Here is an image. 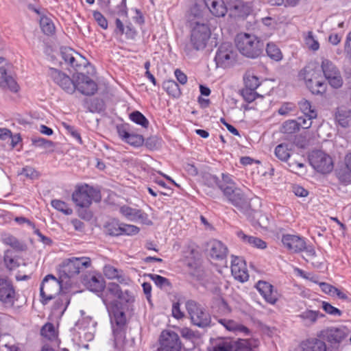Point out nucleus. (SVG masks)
<instances>
[{"label": "nucleus", "mask_w": 351, "mask_h": 351, "mask_svg": "<svg viewBox=\"0 0 351 351\" xmlns=\"http://www.w3.org/2000/svg\"><path fill=\"white\" fill-rule=\"evenodd\" d=\"M116 299L130 303L134 301V298L128 290L123 291L118 284L110 282L106 287L102 296V301L110 317L115 337L119 335L121 328L126 322L125 315L120 308Z\"/></svg>", "instance_id": "nucleus-1"}, {"label": "nucleus", "mask_w": 351, "mask_h": 351, "mask_svg": "<svg viewBox=\"0 0 351 351\" xmlns=\"http://www.w3.org/2000/svg\"><path fill=\"white\" fill-rule=\"evenodd\" d=\"M189 20L192 27L190 43L195 50H202L210 38V30L198 5H195L191 9Z\"/></svg>", "instance_id": "nucleus-2"}, {"label": "nucleus", "mask_w": 351, "mask_h": 351, "mask_svg": "<svg viewBox=\"0 0 351 351\" xmlns=\"http://www.w3.org/2000/svg\"><path fill=\"white\" fill-rule=\"evenodd\" d=\"M222 180L220 181L217 177H212L213 182L218 184L226 200L239 209L244 208L247 206V200L243 192L237 187L233 181L232 176L228 173H222Z\"/></svg>", "instance_id": "nucleus-3"}, {"label": "nucleus", "mask_w": 351, "mask_h": 351, "mask_svg": "<svg viewBox=\"0 0 351 351\" xmlns=\"http://www.w3.org/2000/svg\"><path fill=\"white\" fill-rule=\"evenodd\" d=\"M236 46L239 52L250 58H256L263 52V43L256 36L248 33L237 34Z\"/></svg>", "instance_id": "nucleus-4"}, {"label": "nucleus", "mask_w": 351, "mask_h": 351, "mask_svg": "<svg viewBox=\"0 0 351 351\" xmlns=\"http://www.w3.org/2000/svg\"><path fill=\"white\" fill-rule=\"evenodd\" d=\"M72 199L77 206L87 208L90 206L93 201L99 202L101 195L97 189L84 184L76 188L72 195Z\"/></svg>", "instance_id": "nucleus-5"}, {"label": "nucleus", "mask_w": 351, "mask_h": 351, "mask_svg": "<svg viewBox=\"0 0 351 351\" xmlns=\"http://www.w3.org/2000/svg\"><path fill=\"white\" fill-rule=\"evenodd\" d=\"M186 308L193 324L199 327H205L209 325L210 322L209 314L196 302L187 301Z\"/></svg>", "instance_id": "nucleus-6"}, {"label": "nucleus", "mask_w": 351, "mask_h": 351, "mask_svg": "<svg viewBox=\"0 0 351 351\" xmlns=\"http://www.w3.org/2000/svg\"><path fill=\"white\" fill-rule=\"evenodd\" d=\"M237 60V51L232 44L224 43L218 48L215 60L217 66L228 68L233 65Z\"/></svg>", "instance_id": "nucleus-7"}, {"label": "nucleus", "mask_w": 351, "mask_h": 351, "mask_svg": "<svg viewBox=\"0 0 351 351\" xmlns=\"http://www.w3.org/2000/svg\"><path fill=\"white\" fill-rule=\"evenodd\" d=\"M90 265L91 260L88 257H73L64 261L62 269L65 275L71 278L83 271Z\"/></svg>", "instance_id": "nucleus-8"}, {"label": "nucleus", "mask_w": 351, "mask_h": 351, "mask_svg": "<svg viewBox=\"0 0 351 351\" xmlns=\"http://www.w3.org/2000/svg\"><path fill=\"white\" fill-rule=\"evenodd\" d=\"M60 281L53 275L49 274L43 279L40 288L41 302L47 304L60 291Z\"/></svg>", "instance_id": "nucleus-9"}, {"label": "nucleus", "mask_w": 351, "mask_h": 351, "mask_svg": "<svg viewBox=\"0 0 351 351\" xmlns=\"http://www.w3.org/2000/svg\"><path fill=\"white\" fill-rule=\"evenodd\" d=\"M309 162L315 170L322 173H329L333 168L331 157L322 151L313 152L309 156Z\"/></svg>", "instance_id": "nucleus-10"}, {"label": "nucleus", "mask_w": 351, "mask_h": 351, "mask_svg": "<svg viewBox=\"0 0 351 351\" xmlns=\"http://www.w3.org/2000/svg\"><path fill=\"white\" fill-rule=\"evenodd\" d=\"M321 67L325 79L332 88H339L342 86V76L332 62L328 59H324L322 61Z\"/></svg>", "instance_id": "nucleus-11"}, {"label": "nucleus", "mask_w": 351, "mask_h": 351, "mask_svg": "<svg viewBox=\"0 0 351 351\" xmlns=\"http://www.w3.org/2000/svg\"><path fill=\"white\" fill-rule=\"evenodd\" d=\"M48 73L54 82L59 85L66 93L73 94L75 91L76 86L74 74L73 75L72 79H71L66 74L53 68H50Z\"/></svg>", "instance_id": "nucleus-12"}, {"label": "nucleus", "mask_w": 351, "mask_h": 351, "mask_svg": "<svg viewBox=\"0 0 351 351\" xmlns=\"http://www.w3.org/2000/svg\"><path fill=\"white\" fill-rule=\"evenodd\" d=\"M180 348L181 342L176 332L170 330L162 332L158 351H180Z\"/></svg>", "instance_id": "nucleus-13"}, {"label": "nucleus", "mask_w": 351, "mask_h": 351, "mask_svg": "<svg viewBox=\"0 0 351 351\" xmlns=\"http://www.w3.org/2000/svg\"><path fill=\"white\" fill-rule=\"evenodd\" d=\"M61 56L66 64L75 70L85 67L88 63L84 57L69 47H64L61 49Z\"/></svg>", "instance_id": "nucleus-14"}, {"label": "nucleus", "mask_w": 351, "mask_h": 351, "mask_svg": "<svg viewBox=\"0 0 351 351\" xmlns=\"http://www.w3.org/2000/svg\"><path fill=\"white\" fill-rule=\"evenodd\" d=\"M303 72L306 85L313 94H322L325 91L326 84L319 79V74L316 71L306 68Z\"/></svg>", "instance_id": "nucleus-15"}, {"label": "nucleus", "mask_w": 351, "mask_h": 351, "mask_svg": "<svg viewBox=\"0 0 351 351\" xmlns=\"http://www.w3.org/2000/svg\"><path fill=\"white\" fill-rule=\"evenodd\" d=\"M76 90L85 95H93L97 90L96 82L82 73L74 74Z\"/></svg>", "instance_id": "nucleus-16"}, {"label": "nucleus", "mask_w": 351, "mask_h": 351, "mask_svg": "<svg viewBox=\"0 0 351 351\" xmlns=\"http://www.w3.org/2000/svg\"><path fill=\"white\" fill-rule=\"evenodd\" d=\"M350 333L345 326L330 327L320 332L319 337L331 343H337L346 338Z\"/></svg>", "instance_id": "nucleus-17"}, {"label": "nucleus", "mask_w": 351, "mask_h": 351, "mask_svg": "<svg viewBox=\"0 0 351 351\" xmlns=\"http://www.w3.org/2000/svg\"><path fill=\"white\" fill-rule=\"evenodd\" d=\"M119 136L125 143L134 147H139L143 145L144 138L142 135L131 132L130 126L128 124H121L117 126Z\"/></svg>", "instance_id": "nucleus-18"}, {"label": "nucleus", "mask_w": 351, "mask_h": 351, "mask_svg": "<svg viewBox=\"0 0 351 351\" xmlns=\"http://www.w3.org/2000/svg\"><path fill=\"white\" fill-rule=\"evenodd\" d=\"M231 273L234 278L242 282L247 281L249 274L245 262L242 258L235 256H231Z\"/></svg>", "instance_id": "nucleus-19"}, {"label": "nucleus", "mask_w": 351, "mask_h": 351, "mask_svg": "<svg viewBox=\"0 0 351 351\" xmlns=\"http://www.w3.org/2000/svg\"><path fill=\"white\" fill-rule=\"evenodd\" d=\"M119 212L130 221H140L147 225L152 223L148 215L141 210L123 205L119 208Z\"/></svg>", "instance_id": "nucleus-20"}, {"label": "nucleus", "mask_w": 351, "mask_h": 351, "mask_svg": "<svg viewBox=\"0 0 351 351\" xmlns=\"http://www.w3.org/2000/svg\"><path fill=\"white\" fill-rule=\"evenodd\" d=\"M283 246L290 252L298 253L302 252L305 247L304 238L295 234H284L282 237Z\"/></svg>", "instance_id": "nucleus-21"}, {"label": "nucleus", "mask_w": 351, "mask_h": 351, "mask_svg": "<svg viewBox=\"0 0 351 351\" xmlns=\"http://www.w3.org/2000/svg\"><path fill=\"white\" fill-rule=\"evenodd\" d=\"M256 287L267 302L275 304L278 301V292L270 283L260 280L256 283Z\"/></svg>", "instance_id": "nucleus-22"}, {"label": "nucleus", "mask_w": 351, "mask_h": 351, "mask_svg": "<svg viewBox=\"0 0 351 351\" xmlns=\"http://www.w3.org/2000/svg\"><path fill=\"white\" fill-rule=\"evenodd\" d=\"M104 276L110 280H116L121 285H127L130 282L129 277L121 269L111 265H106L103 268Z\"/></svg>", "instance_id": "nucleus-23"}, {"label": "nucleus", "mask_w": 351, "mask_h": 351, "mask_svg": "<svg viewBox=\"0 0 351 351\" xmlns=\"http://www.w3.org/2000/svg\"><path fill=\"white\" fill-rule=\"evenodd\" d=\"M0 300L8 304H13L15 300L14 289L7 279H0Z\"/></svg>", "instance_id": "nucleus-24"}, {"label": "nucleus", "mask_w": 351, "mask_h": 351, "mask_svg": "<svg viewBox=\"0 0 351 351\" xmlns=\"http://www.w3.org/2000/svg\"><path fill=\"white\" fill-rule=\"evenodd\" d=\"M84 285L90 291L95 293L101 292L105 287V282L100 275H90L84 279Z\"/></svg>", "instance_id": "nucleus-25"}, {"label": "nucleus", "mask_w": 351, "mask_h": 351, "mask_svg": "<svg viewBox=\"0 0 351 351\" xmlns=\"http://www.w3.org/2000/svg\"><path fill=\"white\" fill-rule=\"evenodd\" d=\"M238 238L245 244H247L252 247L257 249L263 250L267 247V243L261 239L250 236L245 234L242 230H238L237 232Z\"/></svg>", "instance_id": "nucleus-26"}, {"label": "nucleus", "mask_w": 351, "mask_h": 351, "mask_svg": "<svg viewBox=\"0 0 351 351\" xmlns=\"http://www.w3.org/2000/svg\"><path fill=\"white\" fill-rule=\"evenodd\" d=\"M233 341L230 339L218 337L210 339L209 351H232Z\"/></svg>", "instance_id": "nucleus-27"}, {"label": "nucleus", "mask_w": 351, "mask_h": 351, "mask_svg": "<svg viewBox=\"0 0 351 351\" xmlns=\"http://www.w3.org/2000/svg\"><path fill=\"white\" fill-rule=\"evenodd\" d=\"M228 249L222 242L217 240L210 242L209 254L212 258L222 260L226 257Z\"/></svg>", "instance_id": "nucleus-28"}, {"label": "nucleus", "mask_w": 351, "mask_h": 351, "mask_svg": "<svg viewBox=\"0 0 351 351\" xmlns=\"http://www.w3.org/2000/svg\"><path fill=\"white\" fill-rule=\"evenodd\" d=\"M210 12L217 17L225 16L227 8L223 0H204Z\"/></svg>", "instance_id": "nucleus-29"}, {"label": "nucleus", "mask_w": 351, "mask_h": 351, "mask_svg": "<svg viewBox=\"0 0 351 351\" xmlns=\"http://www.w3.org/2000/svg\"><path fill=\"white\" fill-rule=\"evenodd\" d=\"M218 322L229 332H232L236 334L249 333V329L247 327L232 319H218Z\"/></svg>", "instance_id": "nucleus-30"}, {"label": "nucleus", "mask_w": 351, "mask_h": 351, "mask_svg": "<svg viewBox=\"0 0 351 351\" xmlns=\"http://www.w3.org/2000/svg\"><path fill=\"white\" fill-rule=\"evenodd\" d=\"M298 317L304 326L308 327L315 324L318 318L324 317V315L318 311L306 310L298 315Z\"/></svg>", "instance_id": "nucleus-31"}, {"label": "nucleus", "mask_w": 351, "mask_h": 351, "mask_svg": "<svg viewBox=\"0 0 351 351\" xmlns=\"http://www.w3.org/2000/svg\"><path fill=\"white\" fill-rule=\"evenodd\" d=\"M335 118L340 125L346 128L351 119V110L344 106L339 107L335 112Z\"/></svg>", "instance_id": "nucleus-32"}, {"label": "nucleus", "mask_w": 351, "mask_h": 351, "mask_svg": "<svg viewBox=\"0 0 351 351\" xmlns=\"http://www.w3.org/2000/svg\"><path fill=\"white\" fill-rule=\"evenodd\" d=\"M233 14L238 16L243 17L250 12V7L241 1H236L230 5Z\"/></svg>", "instance_id": "nucleus-33"}, {"label": "nucleus", "mask_w": 351, "mask_h": 351, "mask_svg": "<svg viewBox=\"0 0 351 351\" xmlns=\"http://www.w3.org/2000/svg\"><path fill=\"white\" fill-rule=\"evenodd\" d=\"M325 343L319 339L307 340L302 347V351H326Z\"/></svg>", "instance_id": "nucleus-34"}, {"label": "nucleus", "mask_w": 351, "mask_h": 351, "mask_svg": "<svg viewBox=\"0 0 351 351\" xmlns=\"http://www.w3.org/2000/svg\"><path fill=\"white\" fill-rule=\"evenodd\" d=\"M291 145L288 143L279 144L275 148V156L282 161H287L291 156Z\"/></svg>", "instance_id": "nucleus-35"}, {"label": "nucleus", "mask_w": 351, "mask_h": 351, "mask_svg": "<svg viewBox=\"0 0 351 351\" xmlns=\"http://www.w3.org/2000/svg\"><path fill=\"white\" fill-rule=\"evenodd\" d=\"M3 241L18 251H24L27 248L26 245L23 242L20 241L16 237L9 234H5L3 236Z\"/></svg>", "instance_id": "nucleus-36"}, {"label": "nucleus", "mask_w": 351, "mask_h": 351, "mask_svg": "<svg viewBox=\"0 0 351 351\" xmlns=\"http://www.w3.org/2000/svg\"><path fill=\"white\" fill-rule=\"evenodd\" d=\"M266 52L267 56L274 61L279 62L283 55L280 48L274 43H269L267 45Z\"/></svg>", "instance_id": "nucleus-37"}, {"label": "nucleus", "mask_w": 351, "mask_h": 351, "mask_svg": "<svg viewBox=\"0 0 351 351\" xmlns=\"http://www.w3.org/2000/svg\"><path fill=\"white\" fill-rule=\"evenodd\" d=\"M299 107L304 117H310V118H316L317 117V112L312 107L311 103L304 99H302L299 102Z\"/></svg>", "instance_id": "nucleus-38"}, {"label": "nucleus", "mask_w": 351, "mask_h": 351, "mask_svg": "<svg viewBox=\"0 0 351 351\" xmlns=\"http://www.w3.org/2000/svg\"><path fill=\"white\" fill-rule=\"evenodd\" d=\"M246 88L255 90L261 84L260 80L251 72H247L243 77Z\"/></svg>", "instance_id": "nucleus-39"}, {"label": "nucleus", "mask_w": 351, "mask_h": 351, "mask_svg": "<svg viewBox=\"0 0 351 351\" xmlns=\"http://www.w3.org/2000/svg\"><path fill=\"white\" fill-rule=\"evenodd\" d=\"M0 73L2 75V82H4L8 88L13 93L18 92L19 86L15 80L10 76H7L4 67L0 68Z\"/></svg>", "instance_id": "nucleus-40"}, {"label": "nucleus", "mask_w": 351, "mask_h": 351, "mask_svg": "<svg viewBox=\"0 0 351 351\" xmlns=\"http://www.w3.org/2000/svg\"><path fill=\"white\" fill-rule=\"evenodd\" d=\"M163 88L169 95L174 97H178L181 95L178 84L173 80L165 81L163 83Z\"/></svg>", "instance_id": "nucleus-41"}, {"label": "nucleus", "mask_w": 351, "mask_h": 351, "mask_svg": "<svg viewBox=\"0 0 351 351\" xmlns=\"http://www.w3.org/2000/svg\"><path fill=\"white\" fill-rule=\"evenodd\" d=\"M40 25L43 33L47 35H52L55 32L53 23L47 16H42L40 18Z\"/></svg>", "instance_id": "nucleus-42"}, {"label": "nucleus", "mask_w": 351, "mask_h": 351, "mask_svg": "<svg viewBox=\"0 0 351 351\" xmlns=\"http://www.w3.org/2000/svg\"><path fill=\"white\" fill-rule=\"evenodd\" d=\"M252 341L249 339H239L233 342L232 351H253Z\"/></svg>", "instance_id": "nucleus-43"}, {"label": "nucleus", "mask_w": 351, "mask_h": 351, "mask_svg": "<svg viewBox=\"0 0 351 351\" xmlns=\"http://www.w3.org/2000/svg\"><path fill=\"white\" fill-rule=\"evenodd\" d=\"M304 43L306 47L313 51H316L319 49V43L312 32H308L304 36Z\"/></svg>", "instance_id": "nucleus-44"}, {"label": "nucleus", "mask_w": 351, "mask_h": 351, "mask_svg": "<svg viewBox=\"0 0 351 351\" xmlns=\"http://www.w3.org/2000/svg\"><path fill=\"white\" fill-rule=\"evenodd\" d=\"M130 119L135 123L147 128L149 125L147 119L139 111H134L130 114Z\"/></svg>", "instance_id": "nucleus-45"}, {"label": "nucleus", "mask_w": 351, "mask_h": 351, "mask_svg": "<svg viewBox=\"0 0 351 351\" xmlns=\"http://www.w3.org/2000/svg\"><path fill=\"white\" fill-rule=\"evenodd\" d=\"M51 204L55 209L62 212L64 215H70L73 213V210L63 201L53 199L51 201Z\"/></svg>", "instance_id": "nucleus-46"}, {"label": "nucleus", "mask_w": 351, "mask_h": 351, "mask_svg": "<svg viewBox=\"0 0 351 351\" xmlns=\"http://www.w3.org/2000/svg\"><path fill=\"white\" fill-rule=\"evenodd\" d=\"M300 130L297 121L288 120L282 125L281 132L285 134H293Z\"/></svg>", "instance_id": "nucleus-47"}, {"label": "nucleus", "mask_w": 351, "mask_h": 351, "mask_svg": "<svg viewBox=\"0 0 351 351\" xmlns=\"http://www.w3.org/2000/svg\"><path fill=\"white\" fill-rule=\"evenodd\" d=\"M41 335L49 340H53L57 336L54 326L51 323H47L43 326L41 329Z\"/></svg>", "instance_id": "nucleus-48"}, {"label": "nucleus", "mask_w": 351, "mask_h": 351, "mask_svg": "<svg viewBox=\"0 0 351 351\" xmlns=\"http://www.w3.org/2000/svg\"><path fill=\"white\" fill-rule=\"evenodd\" d=\"M107 230L110 235L119 236L121 235V223L113 220L108 223L106 226Z\"/></svg>", "instance_id": "nucleus-49"}, {"label": "nucleus", "mask_w": 351, "mask_h": 351, "mask_svg": "<svg viewBox=\"0 0 351 351\" xmlns=\"http://www.w3.org/2000/svg\"><path fill=\"white\" fill-rule=\"evenodd\" d=\"M121 234L134 235L139 232V228L134 225L121 223Z\"/></svg>", "instance_id": "nucleus-50"}, {"label": "nucleus", "mask_w": 351, "mask_h": 351, "mask_svg": "<svg viewBox=\"0 0 351 351\" xmlns=\"http://www.w3.org/2000/svg\"><path fill=\"white\" fill-rule=\"evenodd\" d=\"M149 276L160 288L169 285L168 279L165 277L157 274H149Z\"/></svg>", "instance_id": "nucleus-51"}, {"label": "nucleus", "mask_w": 351, "mask_h": 351, "mask_svg": "<svg viewBox=\"0 0 351 351\" xmlns=\"http://www.w3.org/2000/svg\"><path fill=\"white\" fill-rule=\"evenodd\" d=\"M93 16L97 24L104 29L108 28V21L104 16L98 11H94Z\"/></svg>", "instance_id": "nucleus-52"}, {"label": "nucleus", "mask_w": 351, "mask_h": 351, "mask_svg": "<svg viewBox=\"0 0 351 351\" xmlns=\"http://www.w3.org/2000/svg\"><path fill=\"white\" fill-rule=\"evenodd\" d=\"M32 143L36 147H53L52 141L47 140L44 138H32Z\"/></svg>", "instance_id": "nucleus-53"}, {"label": "nucleus", "mask_w": 351, "mask_h": 351, "mask_svg": "<svg viewBox=\"0 0 351 351\" xmlns=\"http://www.w3.org/2000/svg\"><path fill=\"white\" fill-rule=\"evenodd\" d=\"M295 108V106L293 103H285L280 106L278 112L280 115L286 116L294 111Z\"/></svg>", "instance_id": "nucleus-54"}, {"label": "nucleus", "mask_w": 351, "mask_h": 351, "mask_svg": "<svg viewBox=\"0 0 351 351\" xmlns=\"http://www.w3.org/2000/svg\"><path fill=\"white\" fill-rule=\"evenodd\" d=\"M322 308L327 313H328L330 315H335V316L341 315L340 310L334 307L329 303L324 302L322 303Z\"/></svg>", "instance_id": "nucleus-55"}, {"label": "nucleus", "mask_w": 351, "mask_h": 351, "mask_svg": "<svg viewBox=\"0 0 351 351\" xmlns=\"http://www.w3.org/2000/svg\"><path fill=\"white\" fill-rule=\"evenodd\" d=\"M314 118L306 117H300L298 118V121H297L298 123L299 128L301 127L302 128H309L312 124V119Z\"/></svg>", "instance_id": "nucleus-56"}, {"label": "nucleus", "mask_w": 351, "mask_h": 351, "mask_svg": "<svg viewBox=\"0 0 351 351\" xmlns=\"http://www.w3.org/2000/svg\"><path fill=\"white\" fill-rule=\"evenodd\" d=\"M242 94L244 99L249 103L253 101L256 99L257 95L254 90H251L248 88L244 90Z\"/></svg>", "instance_id": "nucleus-57"}, {"label": "nucleus", "mask_w": 351, "mask_h": 351, "mask_svg": "<svg viewBox=\"0 0 351 351\" xmlns=\"http://www.w3.org/2000/svg\"><path fill=\"white\" fill-rule=\"evenodd\" d=\"M22 174L25 176L31 179L37 178L38 176V172L33 168L30 167H26L23 169Z\"/></svg>", "instance_id": "nucleus-58"}, {"label": "nucleus", "mask_w": 351, "mask_h": 351, "mask_svg": "<svg viewBox=\"0 0 351 351\" xmlns=\"http://www.w3.org/2000/svg\"><path fill=\"white\" fill-rule=\"evenodd\" d=\"M172 315L176 319L184 317V313L181 311L179 302H174L172 306Z\"/></svg>", "instance_id": "nucleus-59"}, {"label": "nucleus", "mask_w": 351, "mask_h": 351, "mask_svg": "<svg viewBox=\"0 0 351 351\" xmlns=\"http://www.w3.org/2000/svg\"><path fill=\"white\" fill-rule=\"evenodd\" d=\"M128 39H134L137 32L131 24L126 25L124 34Z\"/></svg>", "instance_id": "nucleus-60"}, {"label": "nucleus", "mask_w": 351, "mask_h": 351, "mask_svg": "<svg viewBox=\"0 0 351 351\" xmlns=\"http://www.w3.org/2000/svg\"><path fill=\"white\" fill-rule=\"evenodd\" d=\"M319 286L322 289V290L328 294H333V292L337 291V289L331 286L330 285L326 283V282H321L319 284Z\"/></svg>", "instance_id": "nucleus-61"}, {"label": "nucleus", "mask_w": 351, "mask_h": 351, "mask_svg": "<svg viewBox=\"0 0 351 351\" xmlns=\"http://www.w3.org/2000/svg\"><path fill=\"white\" fill-rule=\"evenodd\" d=\"M116 28L114 32L119 35H123L125 32V27L119 19L115 21Z\"/></svg>", "instance_id": "nucleus-62"}, {"label": "nucleus", "mask_w": 351, "mask_h": 351, "mask_svg": "<svg viewBox=\"0 0 351 351\" xmlns=\"http://www.w3.org/2000/svg\"><path fill=\"white\" fill-rule=\"evenodd\" d=\"M175 75L176 77L177 80L181 84H185L187 82V77L186 75L182 73L180 70L176 69L175 71Z\"/></svg>", "instance_id": "nucleus-63"}, {"label": "nucleus", "mask_w": 351, "mask_h": 351, "mask_svg": "<svg viewBox=\"0 0 351 351\" xmlns=\"http://www.w3.org/2000/svg\"><path fill=\"white\" fill-rule=\"evenodd\" d=\"M345 52L351 57V32L348 34L345 43Z\"/></svg>", "instance_id": "nucleus-64"}]
</instances>
